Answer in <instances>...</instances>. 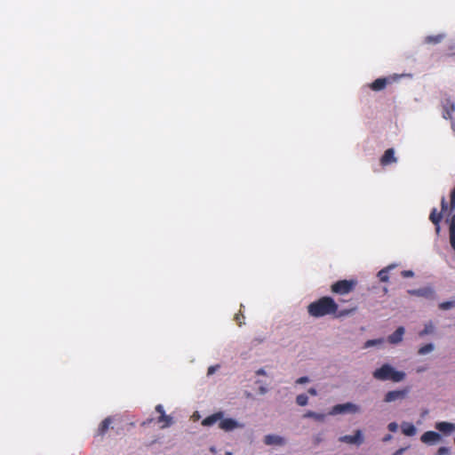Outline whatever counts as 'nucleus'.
<instances>
[{
	"mask_svg": "<svg viewBox=\"0 0 455 455\" xmlns=\"http://www.w3.org/2000/svg\"><path fill=\"white\" fill-rule=\"evenodd\" d=\"M220 428L225 431H231L239 427V424L236 420L233 419H220L219 424Z\"/></svg>",
	"mask_w": 455,
	"mask_h": 455,
	"instance_id": "11",
	"label": "nucleus"
},
{
	"mask_svg": "<svg viewBox=\"0 0 455 455\" xmlns=\"http://www.w3.org/2000/svg\"><path fill=\"white\" fill-rule=\"evenodd\" d=\"M435 428L437 430H439L440 432L448 434L455 429V425L452 423H450V422L442 421V422H437L435 424Z\"/></svg>",
	"mask_w": 455,
	"mask_h": 455,
	"instance_id": "18",
	"label": "nucleus"
},
{
	"mask_svg": "<svg viewBox=\"0 0 455 455\" xmlns=\"http://www.w3.org/2000/svg\"><path fill=\"white\" fill-rule=\"evenodd\" d=\"M307 393L310 395H317V391L315 387H310L308 390H307Z\"/></svg>",
	"mask_w": 455,
	"mask_h": 455,
	"instance_id": "37",
	"label": "nucleus"
},
{
	"mask_svg": "<svg viewBox=\"0 0 455 455\" xmlns=\"http://www.w3.org/2000/svg\"><path fill=\"white\" fill-rule=\"evenodd\" d=\"M408 293L411 295L418 296V297H424L427 299H435V291L431 287H424L420 289L416 290H409Z\"/></svg>",
	"mask_w": 455,
	"mask_h": 455,
	"instance_id": "5",
	"label": "nucleus"
},
{
	"mask_svg": "<svg viewBox=\"0 0 455 455\" xmlns=\"http://www.w3.org/2000/svg\"><path fill=\"white\" fill-rule=\"evenodd\" d=\"M433 350H434V345L432 343H428V344H426V345L422 346L421 347H419L418 353L419 355H426V354L432 352Z\"/></svg>",
	"mask_w": 455,
	"mask_h": 455,
	"instance_id": "24",
	"label": "nucleus"
},
{
	"mask_svg": "<svg viewBox=\"0 0 455 455\" xmlns=\"http://www.w3.org/2000/svg\"><path fill=\"white\" fill-rule=\"evenodd\" d=\"M444 38V35L439 34L435 36H427L425 37L424 42L428 44H437Z\"/></svg>",
	"mask_w": 455,
	"mask_h": 455,
	"instance_id": "19",
	"label": "nucleus"
},
{
	"mask_svg": "<svg viewBox=\"0 0 455 455\" xmlns=\"http://www.w3.org/2000/svg\"><path fill=\"white\" fill-rule=\"evenodd\" d=\"M259 391L261 394H265L267 392V389L264 387H260Z\"/></svg>",
	"mask_w": 455,
	"mask_h": 455,
	"instance_id": "40",
	"label": "nucleus"
},
{
	"mask_svg": "<svg viewBox=\"0 0 455 455\" xmlns=\"http://www.w3.org/2000/svg\"><path fill=\"white\" fill-rule=\"evenodd\" d=\"M264 443L267 445H283L284 443V440L279 435H267L264 438Z\"/></svg>",
	"mask_w": 455,
	"mask_h": 455,
	"instance_id": "12",
	"label": "nucleus"
},
{
	"mask_svg": "<svg viewBox=\"0 0 455 455\" xmlns=\"http://www.w3.org/2000/svg\"><path fill=\"white\" fill-rule=\"evenodd\" d=\"M387 82L388 80L385 77L378 78L370 84V88L375 92L381 91L386 87Z\"/></svg>",
	"mask_w": 455,
	"mask_h": 455,
	"instance_id": "17",
	"label": "nucleus"
},
{
	"mask_svg": "<svg viewBox=\"0 0 455 455\" xmlns=\"http://www.w3.org/2000/svg\"><path fill=\"white\" fill-rule=\"evenodd\" d=\"M404 334V328L400 326L398 327L394 333H392L388 337V341L391 344H397L403 339V336Z\"/></svg>",
	"mask_w": 455,
	"mask_h": 455,
	"instance_id": "14",
	"label": "nucleus"
},
{
	"mask_svg": "<svg viewBox=\"0 0 455 455\" xmlns=\"http://www.w3.org/2000/svg\"><path fill=\"white\" fill-rule=\"evenodd\" d=\"M407 391L406 390H393L388 391L385 395L384 402L386 403H391L399 399H403L406 396Z\"/></svg>",
	"mask_w": 455,
	"mask_h": 455,
	"instance_id": "7",
	"label": "nucleus"
},
{
	"mask_svg": "<svg viewBox=\"0 0 455 455\" xmlns=\"http://www.w3.org/2000/svg\"><path fill=\"white\" fill-rule=\"evenodd\" d=\"M381 343V339H369L366 341L364 347H370L371 346H374V345H377V344H379Z\"/></svg>",
	"mask_w": 455,
	"mask_h": 455,
	"instance_id": "29",
	"label": "nucleus"
},
{
	"mask_svg": "<svg viewBox=\"0 0 455 455\" xmlns=\"http://www.w3.org/2000/svg\"><path fill=\"white\" fill-rule=\"evenodd\" d=\"M447 203H446V200L444 197L442 198V201H441V212L443 213V212H445L447 210Z\"/></svg>",
	"mask_w": 455,
	"mask_h": 455,
	"instance_id": "33",
	"label": "nucleus"
},
{
	"mask_svg": "<svg viewBox=\"0 0 455 455\" xmlns=\"http://www.w3.org/2000/svg\"><path fill=\"white\" fill-rule=\"evenodd\" d=\"M372 376L378 380H392L394 382H400L404 379L405 373L403 371H396L391 365L385 363L380 368L376 369Z\"/></svg>",
	"mask_w": 455,
	"mask_h": 455,
	"instance_id": "2",
	"label": "nucleus"
},
{
	"mask_svg": "<svg viewBox=\"0 0 455 455\" xmlns=\"http://www.w3.org/2000/svg\"><path fill=\"white\" fill-rule=\"evenodd\" d=\"M443 116L445 119H451V115L455 110L454 102L451 99H445L443 102Z\"/></svg>",
	"mask_w": 455,
	"mask_h": 455,
	"instance_id": "8",
	"label": "nucleus"
},
{
	"mask_svg": "<svg viewBox=\"0 0 455 455\" xmlns=\"http://www.w3.org/2000/svg\"><path fill=\"white\" fill-rule=\"evenodd\" d=\"M356 284V280H339L331 284V291L339 295H347L355 290Z\"/></svg>",
	"mask_w": 455,
	"mask_h": 455,
	"instance_id": "3",
	"label": "nucleus"
},
{
	"mask_svg": "<svg viewBox=\"0 0 455 455\" xmlns=\"http://www.w3.org/2000/svg\"><path fill=\"white\" fill-rule=\"evenodd\" d=\"M360 411V407L352 403H346L342 404L334 405L330 411V415H337L342 413H357Z\"/></svg>",
	"mask_w": 455,
	"mask_h": 455,
	"instance_id": "4",
	"label": "nucleus"
},
{
	"mask_svg": "<svg viewBox=\"0 0 455 455\" xmlns=\"http://www.w3.org/2000/svg\"><path fill=\"white\" fill-rule=\"evenodd\" d=\"M388 430L391 432H395L397 430V424L395 422H391L388 424Z\"/></svg>",
	"mask_w": 455,
	"mask_h": 455,
	"instance_id": "34",
	"label": "nucleus"
},
{
	"mask_svg": "<svg viewBox=\"0 0 455 455\" xmlns=\"http://www.w3.org/2000/svg\"><path fill=\"white\" fill-rule=\"evenodd\" d=\"M296 403L299 406H305L308 403V397L305 394H300L296 397Z\"/></svg>",
	"mask_w": 455,
	"mask_h": 455,
	"instance_id": "25",
	"label": "nucleus"
},
{
	"mask_svg": "<svg viewBox=\"0 0 455 455\" xmlns=\"http://www.w3.org/2000/svg\"><path fill=\"white\" fill-rule=\"evenodd\" d=\"M156 411L160 414V415H163V413H165L164 412V407L162 404H157L156 406Z\"/></svg>",
	"mask_w": 455,
	"mask_h": 455,
	"instance_id": "36",
	"label": "nucleus"
},
{
	"mask_svg": "<svg viewBox=\"0 0 455 455\" xmlns=\"http://www.w3.org/2000/svg\"><path fill=\"white\" fill-rule=\"evenodd\" d=\"M443 218L442 212H437V210L434 208L429 215V220L432 221L433 224L435 225L436 232L439 233L440 231V222Z\"/></svg>",
	"mask_w": 455,
	"mask_h": 455,
	"instance_id": "13",
	"label": "nucleus"
},
{
	"mask_svg": "<svg viewBox=\"0 0 455 455\" xmlns=\"http://www.w3.org/2000/svg\"><path fill=\"white\" fill-rule=\"evenodd\" d=\"M355 307L339 310L338 303L329 296H323L307 306L309 315L320 318L325 315H332L334 318H341L352 315Z\"/></svg>",
	"mask_w": 455,
	"mask_h": 455,
	"instance_id": "1",
	"label": "nucleus"
},
{
	"mask_svg": "<svg viewBox=\"0 0 455 455\" xmlns=\"http://www.w3.org/2000/svg\"><path fill=\"white\" fill-rule=\"evenodd\" d=\"M308 380H309V379H308V378H307V377H306V376H304V377H300V378H299V379L296 380V383H297V384H304V383L308 382Z\"/></svg>",
	"mask_w": 455,
	"mask_h": 455,
	"instance_id": "35",
	"label": "nucleus"
},
{
	"mask_svg": "<svg viewBox=\"0 0 455 455\" xmlns=\"http://www.w3.org/2000/svg\"><path fill=\"white\" fill-rule=\"evenodd\" d=\"M226 455H232V453H231V452H229V451H228V452L226 453Z\"/></svg>",
	"mask_w": 455,
	"mask_h": 455,
	"instance_id": "44",
	"label": "nucleus"
},
{
	"mask_svg": "<svg viewBox=\"0 0 455 455\" xmlns=\"http://www.w3.org/2000/svg\"><path fill=\"white\" fill-rule=\"evenodd\" d=\"M425 371V368H419V369L417 370V371H418V372H421V371Z\"/></svg>",
	"mask_w": 455,
	"mask_h": 455,
	"instance_id": "43",
	"label": "nucleus"
},
{
	"mask_svg": "<svg viewBox=\"0 0 455 455\" xmlns=\"http://www.w3.org/2000/svg\"><path fill=\"white\" fill-rule=\"evenodd\" d=\"M455 307V301H444L439 304V308L442 310H448Z\"/></svg>",
	"mask_w": 455,
	"mask_h": 455,
	"instance_id": "26",
	"label": "nucleus"
},
{
	"mask_svg": "<svg viewBox=\"0 0 455 455\" xmlns=\"http://www.w3.org/2000/svg\"><path fill=\"white\" fill-rule=\"evenodd\" d=\"M433 329H434V326L431 323L428 324H426L424 329L419 332V336L423 337L427 334L431 333L433 331Z\"/></svg>",
	"mask_w": 455,
	"mask_h": 455,
	"instance_id": "27",
	"label": "nucleus"
},
{
	"mask_svg": "<svg viewBox=\"0 0 455 455\" xmlns=\"http://www.w3.org/2000/svg\"><path fill=\"white\" fill-rule=\"evenodd\" d=\"M305 418H312L317 421H323L325 419V415L322 413H317L312 411H308L304 414Z\"/></svg>",
	"mask_w": 455,
	"mask_h": 455,
	"instance_id": "22",
	"label": "nucleus"
},
{
	"mask_svg": "<svg viewBox=\"0 0 455 455\" xmlns=\"http://www.w3.org/2000/svg\"><path fill=\"white\" fill-rule=\"evenodd\" d=\"M405 450V448H400L393 455H403Z\"/></svg>",
	"mask_w": 455,
	"mask_h": 455,
	"instance_id": "38",
	"label": "nucleus"
},
{
	"mask_svg": "<svg viewBox=\"0 0 455 455\" xmlns=\"http://www.w3.org/2000/svg\"><path fill=\"white\" fill-rule=\"evenodd\" d=\"M440 439V434L435 431H427L420 437L421 442L425 443H435Z\"/></svg>",
	"mask_w": 455,
	"mask_h": 455,
	"instance_id": "9",
	"label": "nucleus"
},
{
	"mask_svg": "<svg viewBox=\"0 0 455 455\" xmlns=\"http://www.w3.org/2000/svg\"><path fill=\"white\" fill-rule=\"evenodd\" d=\"M223 415L221 412L214 413L212 415H210L206 417L202 421V425L204 427H210L214 425L217 421L220 420L222 419Z\"/></svg>",
	"mask_w": 455,
	"mask_h": 455,
	"instance_id": "16",
	"label": "nucleus"
},
{
	"mask_svg": "<svg viewBox=\"0 0 455 455\" xmlns=\"http://www.w3.org/2000/svg\"><path fill=\"white\" fill-rule=\"evenodd\" d=\"M112 421L113 420L111 417H107L104 419L99 426L97 435L103 436L108 432Z\"/></svg>",
	"mask_w": 455,
	"mask_h": 455,
	"instance_id": "15",
	"label": "nucleus"
},
{
	"mask_svg": "<svg viewBox=\"0 0 455 455\" xmlns=\"http://www.w3.org/2000/svg\"><path fill=\"white\" fill-rule=\"evenodd\" d=\"M396 158L395 156V150L393 148H388L385 151L384 155L380 158L381 165H388L390 164L395 163Z\"/></svg>",
	"mask_w": 455,
	"mask_h": 455,
	"instance_id": "10",
	"label": "nucleus"
},
{
	"mask_svg": "<svg viewBox=\"0 0 455 455\" xmlns=\"http://www.w3.org/2000/svg\"><path fill=\"white\" fill-rule=\"evenodd\" d=\"M402 432L407 436H412L416 434V427L411 423H403L402 425Z\"/></svg>",
	"mask_w": 455,
	"mask_h": 455,
	"instance_id": "20",
	"label": "nucleus"
},
{
	"mask_svg": "<svg viewBox=\"0 0 455 455\" xmlns=\"http://www.w3.org/2000/svg\"><path fill=\"white\" fill-rule=\"evenodd\" d=\"M321 441H322V439H321L320 436H316L315 439V443H319Z\"/></svg>",
	"mask_w": 455,
	"mask_h": 455,
	"instance_id": "41",
	"label": "nucleus"
},
{
	"mask_svg": "<svg viewBox=\"0 0 455 455\" xmlns=\"http://www.w3.org/2000/svg\"><path fill=\"white\" fill-rule=\"evenodd\" d=\"M390 438H391V435H387L386 437H384L383 441H385V442L388 441V440H390Z\"/></svg>",
	"mask_w": 455,
	"mask_h": 455,
	"instance_id": "42",
	"label": "nucleus"
},
{
	"mask_svg": "<svg viewBox=\"0 0 455 455\" xmlns=\"http://www.w3.org/2000/svg\"><path fill=\"white\" fill-rule=\"evenodd\" d=\"M449 453V449L447 447H440L437 451L438 455H446Z\"/></svg>",
	"mask_w": 455,
	"mask_h": 455,
	"instance_id": "32",
	"label": "nucleus"
},
{
	"mask_svg": "<svg viewBox=\"0 0 455 455\" xmlns=\"http://www.w3.org/2000/svg\"><path fill=\"white\" fill-rule=\"evenodd\" d=\"M257 374L258 375H265V371L263 369H259V371H257Z\"/></svg>",
	"mask_w": 455,
	"mask_h": 455,
	"instance_id": "39",
	"label": "nucleus"
},
{
	"mask_svg": "<svg viewBox=\"0 0 455 455\" xmlns=\"http://www.w3.org/2000/svg\"><path fill=\"white\" fill-rule=\"evenodd\" d=\"M403 277H412L414 275V273L411 270H403L401 273Z\"/></svg>",
	"mask_w": 455,
	"mask_h": 455,
	"instance_id": "30",
	"label": "nucleus"
},
{
	"mask_svg": "<svg viewBox=\"0 0 455 455\" xmlns=\"http://www.w3.org/2000/svg\"><path fill=\"white\" fill-rule=\"evenodd\" d=\"M244 319L245 316L241 311H239V313L235 314V320L239 326H242L244 323Z\"/></svg>",
	"mask_w": 455,
	"mask_h": 455,
	"instance_id": "28",
	"label": "nucleus"
},
{
	"mask_svg": "<svg viewBox=\"0 0 455 455\" xmlns=\"http://www.w3.org/2000/svg\"><path fill=\"white\" fill-rule=\"evenodd\" d=\"M339 441L342 443H347L350 444H361L363 441V435L361 430H356L355 435H343L339 437Z\"/></svg>",
	"mask_w": 455,
	"mask_h": 455,
	"instance_id": "6",
	"label": "nucleus"
},
{
	"mask_svg": "<svg viewBox=\"0 0 455 455\" xmlns=\"http://www.w3.org/2000/svg\"><path fill=\"white\" fill-rule=\"evenodd\" d=\"M220 365H212L208 368V371H207V374L208 375H212L218 369H219Z\"/></svg>",
	"mask_w": 455,
	"mask_h": 455,
	"instance_id": "31",
	"label": "nucleus"
},
{
	"mask_svg": "<svg viewBox=\"0 0 455 455\" xmlns=\"http://www.w3.org/2000/svg\"><path fill=\"white\" fill-rule=\"evenodd\" d=\"M395 267L394 265H390L383 269H381L380 271H379L378 273V277L379 278V280L381 282H387L388 279H389V275H388V273H389V270L391 268Z\"/></svg>",
	"mask_w": 455,
	"mask_h": 455,
	"instance_id": "21",
	"label": "nucleus"
},
{
	"mask_svg": "<svg viewBox=\"0 0 455 455\" xmlns=\"http://www.w3.org/2000/svg\"><path fill=\"white\" fill-rule=\"evenodd\" d=\"M158 423H164L162 427H167L172 425V419L171 416L166 415L165 413H163V415H160L158 419Z\"/></svg>",
	"mask_w": 455,
	"mask_h": 455,
	"instance_id": "23",
	"label": "nucleus"
}]
</instances>
